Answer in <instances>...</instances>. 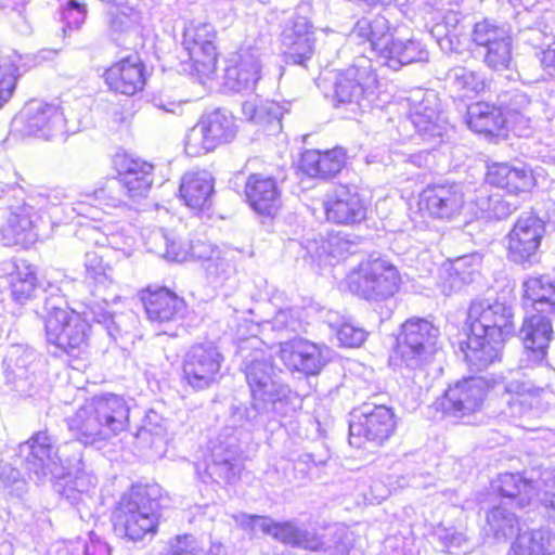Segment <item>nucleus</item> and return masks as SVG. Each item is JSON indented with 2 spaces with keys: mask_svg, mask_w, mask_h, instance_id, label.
<instances>
[{
  "mask_svg": "<svg viewBox=\"0 0 555 555\" xmlns=\"http://www.w3.org/2000/svg\"><path fill=\"white\" fill-rule=\"evenodd\" d=\"M23 468L35 483L68 477L62 495L75 506L85 504L86 498L95 489L98 478L79 459L73 467H66L59 455L55 439L48 431H38L20 444Z\"/></svg>",
  "mask_w": 555,
  "mask_h": 555,
  "instance_id": "1",
  "label": "nucleus"
},
{
  "mask_svg": "<svg viewBox=\"0 0 555 555\" xmlns=\"http://www.w3.org/2000/svg\"><path fill=\"white\" fill-rule=\"evenodd\" d=\"M244 373L251 395L247 417L255 425L262 423L259 417L280 420L291 416L300 406L299 397L279 378L263 351L256 350L245 360Z\"/></svg>",
  "mask_w": 555,
  "mask_h": 555,
  "instance_id": "2",
  "label": "nucleus"
},
{
  "mask_svg": "<svg viewBox=\"0 0 555 555\" xmlns=\"http://www.w3.org/2000/svg\"><path fill=\"white\" fill-rule=\"evenodd\" d=\"M0 195V244H18L22 235L37 221V212L48 214L51 219L60 220L59 206L72 196L62 188L38 191L26 199L22 191L15 188L2 189Z\"/></svg>",
  "mask_w": 555,
  "mask_h": 555,
  "instance_id": "3",
  "label": "nucleus"
},
{
  "mask_svg": "<svg viewBox=\"0 0 555 555\" xmlns=\"http://www.w3.org/2000/svg\"><path fill=\"white\" fill-rule=\"evenodd\" d=\"M36 313L44 323L49 345L73 357L86 349L90 325L79 313L68 310L57 285L49 284L42 291V305L36 308Z\"/></svg>",
  "mask_w": 555,
  "mask_h": 555,
  "instance_id": "4",
  "label": "nucleus"
},
{
  "mask_svg": "<svg viewBox=\"0 0 555 555\" xmlns=\"http://www.w3.org/2000/svg\"><path fill=\"white\" fill-rule=\"evenodd\" d=\"M440 349L439 328L414 317L400 326L390 360L403 374L423 372Z\"/></svg>",
  "mask_w": 555,
  "mask_h": 555,
  "instance_id": "5",
  "label": "nucleus"
},
{
  "mask_svg": "<svg viewBox=\"0 0 555 555\" xmlns=\"http://www.w3.org/2000/svg\"><path fill=\"white\" fill-rule=\"evenodd\" d=\"M153 487L133 486L126 492L114 512L115 532L131 541L154 535L158 527V502L152 498Z\"/></svg>",
  "mask_w": 555,
  "mask_h": 555,
  "instance_id": "6",
  "label": "nucleus"
},
{
  "mask_svg": "<svg viewBox=\"0 0 555 555\" xmlns=\"http://www.w3.org/2000/svg\"><path fill=\"white\" fill-rule=\"evenodd\" d=\"M349 289L366 300L382 301L392 297L400 287L398 269L383 258L361 262L348 275Z\"/></svg>",
  "mask_w": 555,
  "mask_h": 555,
  "instance_id": "7",
  "label": "nucleus"
},
{
  "mask_svg": "<svg viewBox=\"0 0 555 555\" xmlns=\"http://www.w3.org/2000/svg\"><path fill=\"white\" fill-rule=\"evenodd\" d=\"M409 118L421 139L436 146L442 142L448 124L441 115L438 94L430 89L415 88L403 98Z\"/></svg>",
  "mask_w": 555,
  "mask_h": 555,
  "instance_id": "8",
  "label": "nucleus"
},
{
  "mask_svg": "<svg viewBox=\"0 0 555 555\" xmlns=\"http://www.w3.org/2000/svg\"><path fill=\"white\" fill-rule=\"evenodd\" d=\"M397 427L392 410L386 405L364 403L356 409L349 423V443L362 448L365 442L382 446Z\"/></svg>",
  "mask_w": 555,
  "mask_h": 555,
  "instance_id": "9",
  "label": "nucleus"
},
{
  "mask_svg": "<svg viewBox=\"0 0 555 555\" xmlns=\"http://www.w3.org/2000/svg\"><path fill=\"white\" fill-rule=\"evenodd\" d=\"M223 354L214 343L193 345L184 356L183 380L194 390H204L222 377Z\"/></svg>",
  "mask_w": 555,
  "mask_h": 555,
  "instance_id": "10",
  "label": "nucleus"
},
{
  "mask_svg": "<svg viewBox=\"0 0 555 555\" xmlns=\"http://www.w3.org/2000/svg\"><path fill=\"white\" fill-rule=\"evenodd\" d=\"M260 72H185L183 85L194 99L209 92H251Z\"/></svg>",
  "mask_w": 555,
  "mask_h": 555,
  "instance_id": "11",
  "label": "nucleus"
},
{
  "mask_svg": "<svg viewBox=\"0 0 555 555\" xmlns=\"http://www.w3.org/2000/svg\"><path fill=\"white\" fill-rule=\"evenodd\" d=\"M513 319L511 306L501 301L490 302L488 299L473 301L467 313L470 331L503 340L515 333Z\"/></svg>",
  "mask_w": 555,
  "mask_h": 555,
  "instance_id": "12",
  "label": "nucleus"
},
{
  "mask_svg": "<svg viewBox=\"0 0 555 555\" xmlns=\"http://www.w3.org/2000/svg\"><path fill=\"white\" fill-rule=\"evenodd\" d=\"M236 522L241 526L259 528L263 533L271 535L273 539L291 545L302 547L306 550L318 551L323 548L324 542L310 532L307 528L299 526L296 521H274L270 517L241 514L234 516Z\"/></svg>",
  "mask_w": 555,
  "mask_h": 555,
  "instance_id": "13",
  "label": "nucleus"
},
{
  "mask_svg": "<svg viewBox=\"0 0 555 555\" xmlns=\"http://www.w3.org/2000/svg\"><path fill=\"white\" fill-rule=\"evenodd\" d=\"M544 232V222L537 215L522 214L508 233V258L520 264L533 263Z\"/></svg>",
  "mask_w": 555,
  "mask_h": 555,
  "instance_id": "14",
  "label": "nucleus"
},
{
  "mask_svg": "<svg viewBox=\"0 0 555 555\" xmlns=\"http://www.w3.org/2000/svg\"><path fill=\"white\" fill-rule=\"evenodd\" d=\"M330 349L302 338H294L280 344V358L292 371L315 375L328 362Z\"/></svg>",
  "mask_w": 555,
  "mask_h": 555,
  "instance_id": "15",
  "label": "nucleus"
},
{
  "mask_svg": "<svg viewBox=\"0 0 555 555\" xmlns=\"http://www.w3.org/2000/svg\"><path fill=\"white\" fill-rule=\"evenodd\" d=\"M486 396L485 383L480 378H466L450 387L438 401V408L447 416L464 418L478 411Z\"/></svg>",
  "mask_w": 555,
  "mask_h": 555,
  "instance_id": "16",
  "label": "nucleus"
},
{
  "mask_svg": "<svg viewBox=\"0 0 555 555\" xmlns=\"http://www.w3.org/2000/svg\"><path fill=\"white\" fill-rule=\"evenodd\" d=\"M128 194L118 178L108 179L101 188L92 192H82L70 204V210L90 219L99 217L100 209H122L128 206Z\"/></svg>",
  "mask_w": 555,
  "mask_h": 555,
  "instance_id": "17",
  "label": "nucleus"
},
{
  "mask_svg": "<svg viewBox=\"0 0 555 555\" xmlns=\"http://www.w3.org/2000/svg\"><path fill=\"white\" fill-rule=\"evenodd\" d=\"M465 204L463 185L460 183L430 184L420 194L418 207L434 218L450 219Z\"/></svg>",
  "mask_w": 555,
  "mask_h": 555,
  "instance_id": "18",
  "label": "nucleus"
},
{
  "mask_svg": "<svg viewBox=\"0 0 555 555\" xmlns=\"http://www.w3.org/2000/svg\"><path fill=\"white\" fill-rule=\"evenodd\" d=\"M23 124L25 134L50 140L62 132L65 118L53 104L31 101L24 107L17 119Z\"/></svg>",
  "mask_w": 555,
  "mask_h": 555,
  "instance_id": "19",
  "label": "nucleus"
},
{
  "mask_svg": "<svg viewBox=\"0 0 555 555\" xmlns=\"http://www.w3.org/2000/svg\"><path fill=\"white\" fill-rule=\"evenodd\" d=\"M114 167L129 198L145 197L154 181V166L130 155H117Z\"/></svg>",
  "mask_w": 555,
  "mask_h": 555,
  "instance_id": "20",
  "label": "nucleus"
},
{
  "mask_svg": "<svg viewBox=\"0 0 555 555\" xmlns=\"http://www.w3.org/2000/svg\"><path fill=\"white\" fill-rule=\"evenodd\" d=\"M323 205L327 220L334 223L353 224L366 216V206L359 193L346 185H339L327 194Z\"/></svg>",
  "mask_w": 555,
  "mask_h": 555,
  "instance_id": "21",
  "label": "nucleus"
},
{
  "mask_svg": "<svg viewBox=\"0 0 555 555\" xmlns=\"http://www.w3.org/2000/svg\"><path fill=\"white\" fill-rule=\"evenodd\" d=\"M179 195L196 214H207L215 198V178L207 170L186 171L180 182Z\"/></svg>",
  "mask_w": 555,
  "mask_h": 555,
  "instance_id": "22",
  "label": "nucleus"
},
{
  "mask_svg": "<svg viewBox=\"0 0 555 555\" xmlns=\"http://www.w3.org/2000/svg\"><path fill=\"white\" fill-rule=\"evenodd\" d=\"M551 315L535 312L524 320L520 328L527 358L533 363H539L546 357L547 347L553 338Z\"/></svg>",
  "mask_w": 555,
  "mask_h": 555,
  "instance_id": "23",
  "label": "nucleus"
},
{
  "mask_svg": "<svg viewBox=\"0 0 555 555\" xmlns=\"http://www.w3.org/2000/svg\"><path fill=\"white\" fill-rule=\"evenodd\" d=\"M143 305L147 319L159 326L180 322L186 311L184 300L166 288L150 292Z\"/></svg>",
  "mask_w": 555,
  "mask_h": 555,
  "instance_id": "24",
  "label": "nucleus"
},
{
  "mask_svg": "<svg viewBox=\"0 0 555 555\" xmlns=\"http://www.w3.org/2000/svg\"><path fill=\"white\" fill-rule=\"evenodd\" d=\"M288 47L284 52V61L291 66H307L314 53V26L306 16L293 20L287 34Z\"/></svg>",
  "mask_w": 555,
  "mask_h": 555,
  "instance_id": "25",
  "label": "nucleus"
},
{
  "mask_svg": "<svg viewBox=\"0 0 555 555\" xmlns=\"http://www.w3.org/2000/svg\"><path fill=\"white\" fill-rule=\"evenodd\" d=\"M503 344L501 338L470 331L467 340L461 344V350L469 370L478 373L500 359Z\"/></svg>",
  "mask_w": 555,
  "mask_h": 555,
  "instance_id": "26",
  "label": "nucleus"
},
{
  "mask_svg": "<svg viewBox=\"0 0 555 555\" xmlns=\"http://www.w3.org/2000/svg\"><path fill=\"white\" fill-rule=\"evenodd\" d=\"M66 422L70 434L85 446L108 439L92 399L77 409Z\"/></svg>",
  "mask_w": 555,
  "mask_h": 555,
  "instance_id": "27",
  "label": "nucleus"
},
{
  "mask_svg": "<svg viewBox=\"0 0 555 555\" xmlns=\"http://www.w3.org/2000/svg\"><path fill=\"white\" fill-rule=\"evenodd\" d=\"M245 194L250 207L258 214L273 216L281 206V194L271 177L250 175L245 184Z\"/></svg>",
  "mask_w": 555,
  "mask_h": 555,
  "instance_id": "28",
  "label": "nucleus"
},
{
  "mask_svg": "<svg viewBox=\"0 0 555 555\" xmlns=\"http://www.w3.org/2000/svg\"><path fill=\"white\" fill-rule=\"evenodd\" d=\"M238 454L240 448L235 442L215 444L206 457L207 475L217 482H232L241 469Z\"/></svg>",
  "mask_w": 555,
  "mask_h": 555,
  "instance_id": "29",
  "label": "nucleus"
},
{
  "mask_svg": "<svg viewBox=\"0 0 555 555\" xmlns=\"http://www.w3.org/2000/svg\"><path fill=\"white\" fill-rule=\"evenodd\" d=\"M345 164L346 151L340 146L324 152L307 150L300 158V169L312 178H332L343 169Z\"/></svg>",
  "mask_w": 555,
  "mask_h": 555,
  "instance_id": "30",
  "label": "nucleus"
},
{
  "mask_svg": "<svg viewBox=\"0 0 555 555\" xmlns=\"http://www.w3.org/2000/svg\"><path fill=\"white\" fill-rule=\"evenodd\" d=\"M92 400L108 439L126 429L129 422V405L122 397L105 393L95 396Z\"/></svg>",
  "mask_w": 555,
  "mask_h": 555,
  "instance_id": "31",
  "label": "nucleus"
},
{
  "mask_svg": "<svg viewBox=\"0 0 555 555\" xmlns=\"http://www.w3.org/2000/svg\"><path fill=\"white\" fill-rule=\"evenodd\" d=\"M505 402L508 405L509 415L522 416L538 404V399L552 395L545 387H535L530 382L511 379L504 385Z\"/></svg>",
  "mask_w": 555,
  "mask_h": 555,
  "instance_id": "32",
  "label": "nucleus"
},
{
  "mask_svg": "<svg viewBox=\"0 0 555 555\" xmlns=\"http://www.w3.org/2000/svg\"><path fill=\"white\" fill-rule=\"evenodd\" d=\"M85 283L94 297L102 298L105 302L111 300L106 294L115 286L114 270L95 251L85 255Z\"/></svg>",
  "mask_w": 555,
  "mask_h": 555,
  "instance_id": "33",
  "label": "nucleus"
},
{
  "mask_svg": "<svg viewBox=\"0 0 555 555\" xmlns=\"http://www.w3.org/2000/svg\"><path fill=\"white\" fill-rule=\"evenodd\" d=\"M351 34L356 36L361 43H370L371 49L382 57L391 44L393 39L390 31V23L384 16H377L374 20L361 17L352 27Z\"/></svg>",
  "mask_w": 555,
  "mask_h": 555,
  "instance_id": "34",
  "label": "nucleus"
},
{
  "mask_svg": "<svg viewBox=\"0 0 555 555\" xmlns=\"http://www.w3.org/2000/svg\"><path fill=\"white\" fill-rule=\"evenodd\" d=\"M466 122L473 131L486 135L498 134L508 127V118L504 117L500 106L486 102L468 105Z\"/></svg>",
  "mask_w": 555,
  "mask_h": 555,
  "instance_id": "35",
  "label": "nucleus"
},
{
  "mask_svg": "<svg viewBox=\"0 0 555 555\" xmlns=\"http://www.w3.org/2000/svg\"><path fill=\"white\" fill-rule=\"evenodd\" d=\"M205 271L210 284L219 288L224 296H230L237 289L240 278L232 253L223 250L217 254L212 261L205 266Z\"/></svg>",
  "mask_w": 555,
  "mask_h": 555,
  "instance_id": "36",
  "label": "nucleus"
},
{
  "mask_svg": "<svg viewBox=\"0 0 555 555\" xmlns=\"http://www.w3.org/2000/svg\"><path fill=\"white\" fill-rule=\"evenodd\" d=\"M498 483L501 495L516 499L520 507L529 505L534 498L539 501L543 489L542 476L535 481H528L520 474L505 473L500 475Z\"/></svg>",
  "mask_w": 555,
  "mask_h": 555,
  "instance_id": "37",
  "label": "nucleus"
},
{
  "mask_svg": "<svg viewBox=\"0 0 555 555\" xmlns=\"http://www.w3.org/2000/svg\"><path fill=\"white\" fill-rule=\"evenodd\" d=\"M524 304L535 312L555 314V285L546 276L529 278L522 284Z\"/></svg>",
  "mask_w": 555,
  "mask_h": 555,
  "instance_id": "38",
  "label": "nucleus"
},
{
  "mask_svg": "<svg viewBox=\"0 0 555 555\" xmlns=\"http://www.w3.org/2000/svg\"><path fill=\"white\" fill-rule=\"evenodd\" d=\"M553 534L548 528L520 530L506 555H550Z\"/></svg>",
  "mask_w": 555,
  "mask_h": 555,
  "instance_id": "39",
  "label": "nucleus"
},
{
  "mask_svg": "<svg viewBox=\"0 0 555 555\" xmlns=\"http://www.w3.org/2000/svg\"><path fill=\"white\" fill-rule=\"evenodd\" d=\"M199 124L215 149L232 141L236 134L233 116L222 109H216L203 116Z\"/></svg>",
  "mask_w": 555,
  "mask_h": 555,
  "instance_id": "40",
  "label": "nucleus"
},
{
  "mask_svg": "<svg viewBox=\"0 0 555 555\" xmlns=\"http://www.w3.org/2000/svg\"><path fill=\"white\" fill-rule=\"evenodd\" d=\"M480 217L505 219L520 206L519 197L515 194L487 195L482 192L474 201Z\"/></svg>",
  "mask_w": 555,
  "mask_h": 555,
  "instance_id": "41",
  "label": "nucleus"
},
{
  "mask_svg": "<svg viewBox=\"0 0 555 555\" xmlns=\"http://www.w3.org/2000/svg\"><path fill=\"white\" fill-rule=\"evenodd\" d=\"M143 238L150 253H154L169 261H185L186 253L182 249V245L179 244V249H176L177 238L164 229H153L147 234H143Z\"/></svg>",
  "mask_w": 555,
  "mask_h": 555,
  "instance_id": "42",
  "label": "nucleus"
},
{
  "mask_svg": "<svg viewBox=\"0 0 555 555\" xmlns=\"http://www.w3.org/2000/svg\"><path fill=\"white\" fill-rule=\"evenodd\" d=\"M487 524L495 539H507L521 530L518 516L509 511L506 504H500L490 509Z\"/></svg>",
  "mask_w": 555,
  "mask_h": 555,
  "instance_id": "43",
  "label": "nucleus"
},
{
  "mask_svg": "<svg viewBox=\"0 0 555 555\" xmlns=\"http://www.w3.org/2000/svg\"><path fill=\"white\" fill-rule=\"evenodd\" d=\"M166 426L163 417L155 411L146 413L142 425L135 434V439L142 448L158 449L165 443Z\"/></svg>",
  "mask_w": 555,
  "mask_h": 555,
  "instance_id": "44",
  "label": "nucleus"
},
{
  "mask_svg": "<svg viewBox=\"0 0 555 555\" xmlns=\"http://www.w3.org/2000/svg\"><path fill=\"white\" fill-rule=\"evenodd\" d=\"M429 538L435 548L449 554H455L469 544V539L465 532L455 527H446L441 524L433 527Z\"/></svg>",
  "mask_w": 555,
  "mask_h": 555,
  "instance_id": "45",
  "label": "nucleus"
},
{
  "mask_svg": "<svg viewBox=\"0 0 555 555\" xmlns=\"http://www.w3.org/2000/svg\"><path fill=\"white\" fill-rule=\"evenodd\" d=\"M11 295L14 301L23 305L30 299L37 291V276L35 269L22 262L10 276Z\"/></svg>",
  "mask_w": 555,
  "mask_h": 555,
  "instance_id": "46",
  "label": "nucleus"
},
{
  "mask_svg": "<svg viewBox=\"0 0 555 555\" xmlns=\"http://www.w3.org/2000/svg\"><path fill=\"white\" fill-rule=\"evenodd\" d=\"M383 59L388 62V66H406L414 63L425 62L427 60V52L424 51L418 43L414 41L396 42L393 39L391 44L387 48Z\"/></svg>",
  "mask_w": 555,
  "mask_h": 555,
  "instance_id": "47",
  "label": "nucleus"
},
{
  "mask_svg": "<svg viewBox=\"0 0 555 555\" xmlns=\"http://www.w3.org/2000/svg\"><path fill=\"white\" fill-rule=\"evenodd\" d=\"M191 67L194 69H212L217 65L218 52L211 40L198 41L195 38H184Z\"/></svg>",
  "mask_w": 555,
  "mask_h": 555,
  "instance_id": "48",
  "label": "nucleus"
},
{
  "mask_svg": "<svg viewBox=\"0 0 555 555\" xmlns=\"http://www.w3.org/2000/svg\"><path fill=\"white\" fill-rule=\"evenodd\" d=\"M31 351H24L21 347H13L4 360L5 373L9 382L15 384L16 390L24 391L21 382L29 379L28 373L34 359Z\"/></svg>",
  "mask_w": 555,
  "mask_h": 555,
  "instance_id": "49",
  "label": "nucleus"
},
{
  "mask_svg": "<svg viewBox=\"0 0 555 555\" xmlns=\"http://www.w3.org/2000/svg\"><path fill=\"white\" fill-rule=\"evenodd\" d=\"M146 72H104L107 87L120 94L133 95L141 91L146 82Z\"/></svg>",
  "mask_w": 555,
  "mask_h": 555,
  "instance_id": "50",
  "label": "nucleus"
},
{
  "mask_svg": "<svg viewBox=\"0 0 555 555\" xmlns=\"http://www.w3.org/2000/svg\"><path fill=\"white\" fill-rule=\"evenodd\" d=\"M352 72H339L335 76L334 99L336 105L349 104L351 106L361 107L362 89L358 77H351Z\"/></svg>",
  "mask_w": 555,
  "mask_h": 555,
  "instance_id": "51",
  "label": "nucleus"
},
{
  "mask_svg": "<svg viewBox=\"0 0 555 555\" xmlns=\"http://www.w3.org/2000/svg\"><path fill=\"white\" fill-rule=\"evenodd\" d=\"M481 262L482 257L478 253L457 257L451 263L450 275L460 284H470L479 276Z\"/></svg>",
  "mask_w": 555,
  "mask_h": 555,
  "instance_id": "52",
  "label": "nucleus"
},
{
  "mask_svg": "<svg viewBox=\"0 0 555 555\" xmlns=\"http://www.w3.org/2000/svg\"><path fill=\"white\" fill-rule=\"evenodd\" d=\"M509 39L506 31L490 18H483L475 23L472 30V41L479 47H488L501 43Z\"/></svg>",
  "mask_w": 555,
  "mask_h": 555,
  "instance_id": "53",
  "label": "nucleus"
},
{
  "mask_svg": "<svg viewBox=\"0 0 555 555\" xmlns=\"http://www.w3.org/2000/svg\"><path fill=\"white\" fill-rule=\"evenodd\" d=\"M529 103L528 96L522 92H504L499 95V106L504 113V117L508 118V126L518 119L525 124L529 121L524 119Z\"/></svg>",
  "mask_w": 555,
  "mask_h": 555,
  "instance_id": "54",
  "label": "nucleus"
},
{
  "mask_svg": "<svg viewBox=\"0 0 555 555\" xmlns=\"http://www.w3.org/2000/svg\"><path fill=\"white\" fill-rule=\"evenodd\" d=\"M453 87L461 99H470L485 91L488 87L483 72H463L456 76Z\"/></svg>",
  "mask_w": 555,
  "mask_h": 555,
  "instance_id": "55",
  "label": "nucleus"
},
{
  "mask_svg": "<svg viewBox=\"0 0 555 555\" xmlns=\"http://www.w3.org/2000/svg\"><path fill=\"white\" fill-rule=\"evenodd\" d=\"M283 107L274 101H261L258 108V125L268 134H276L282 130Z\"/></svg>",
  "mask_w": 555,
  "mask_h": 555,
  "instance_id": "56",
  "label": "nucleus"
},
{
  "mask_svg": "<svg viewBox=\"0 0 555 555\" xmlns=\"http://www.w3.org/2000/svg\"><path fill=\"white\" fill-rule=\"evenodd\" d=\"M215 146L208 139L207 133L199 121L189 129L184 139V151L191 157H197L212 152Z\"/></svg>",
  "mask_w": 555,
  "mask_h": 555,
  "instance_id": "57",
  "label": "nucleus"
},
{
  "mask_svg": "<svg viewBox=\"0 0 555 555\" xmlns=\"http://www.w3.org/2000/svg\"><path fill=\"white\" fill-rule=\"evenodd\" d=\"M106 296L111 298V301H114L117 298V296L115 295L108 296V293L106 294ZM100 299L104 305L91 302L88 306L89 311L86 312V315L90 318L92 321L103 325L108 336L115 339L116 335L119 333V330L115 323L114 315L109 311H107V305L109 300L105 302L102 298Z\"/></svg>",
  "mask_w": 555,
  "mask_h": 555,
  "instance_id": "58",
  "label": "nucleus"
},
{
  "mask_svg": "<svg viewBox=\"0 0 555 555\" xmlns=\"http://www.w3.org/2000/svg\"><path fill=\"white\" fill-rule=\"evenodd\" d=\"M485 55V63L493 69H504L512 61V46L509 39L488 46Z\"/></svg>",
  "mask_w": 555,
  "mask_h": 555,
  "instance_id": "59",
  "label": "nucleus"
},
{
  "mask_svg": "<svg viewBox=\"0 0 555 555\" xmlns=\"http://www.w3.org/2000/svg\"><path fill=\"white\" fill-rule=\"evenodd\" d=\"M534 184V178L530 169L521 166H513L508 175V184L504 188L508 194L528 193Z\"/></svg>",
  "mask_w": 555,
  "mask_h": 555,
  "instance_id": "60",
  "label": "nucleus"
},
{
  "mask_svg": "<svg viewBox=\"0 0 555 555\" xmlns=\"http://www.w3.org/2000/svg\"><path fill=\"white\" fill-rule=\"evenodd\" d=\"M102 245H107L112 249L121 251L125 256L129 257L132 254L134 246V237L128 234L124 227L115 230L107 228L104 232V241Z\"/></svg>",
  "mask_w": 555,
  "mask_h": 555,
  "instance_id": "61",
  "label": "nucleus"
},
{
  "mask_svg": "<svg viewBox=\"0 0 555 555\" xmlns=\"http://www.w3.org/2000/svg\"><path fill=\"white\" fill-rule=\"evenodd\" d=\"M331 327H333L335 331L340 344L346 347L361 346L367 335V333L362 327L356 326L350 322H343L336 326L331 324Z\"/></svg>",
  "mask_w": 555,
  "mask_h": 555,
  "instance_id": "62",
  "label": "nucleus"
},
{
  "mask_svg": "<svg viewBox=\"0 0 555 555\" xmlns=\"http://www.w3.org/2000/svg\"><path fill=\"white\" fill-rule=\"evenodd\" d=\"M167 555H201L202 546L192 534H178L169 540Z\"/></svg>",
  "mask_w": 555,
  "mask_h": 555,
  "instance_id": "63",
  "label": "nucleus"
},
{
  "mask_svg": "<svg viewBox=\"0 0 555 555\" xmlns=\"http://www.w3.org/2000/svg\"><path fill=\"white\" fill-rule=\"evenodd\" d=\"M542 482L539 502L548 509V516L555 519V469L543 472Z\"/></svg>",
  "mask_w": 555,
  "mask_h": 555,
  "instance_id": "64",
  "label": "nucleus"
}]
</instances>
